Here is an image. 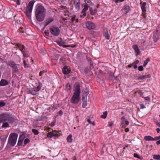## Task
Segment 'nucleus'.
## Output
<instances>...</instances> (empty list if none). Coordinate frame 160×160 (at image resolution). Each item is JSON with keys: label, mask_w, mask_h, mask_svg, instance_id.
Masks as SVG:
<instances>
[{"label": "nucleus", "mask_w": 160, "mask_h": 160, "mask_svg": "<svg viewBox=\"0 0 160 160\" xmlns=\"http://www.w3.org/2000/svg\"><path fill=\"white\" fill-rule=\"evenodd\" d=\"M46 14V10L44 7L40 5L37 8L35 12V17L38 22H42L44 19Z\"/></svg>", "instance_id": "1"}, {"label": "nucleus", "mask_w": 160, "mask_h": 160, "mask_svg": "<svg viewBox=\"0 0 160 160\" xmlns=\"http://www.w3.org/2000/svg\"><path fill=\"white\" fill-rule=\"evenodd\" d=\"M81 93L80 86L79 84H75L74 86V92L71 100V102L74 104L78 103L80 98Z\"/></svg>", "instance_id": "2"}, {"label": "nucleus", "mask_w": 160, "mask_h": 160, "mask_svg": "<svg viewBox=\"0 0 160 160\" xmlns=\"http://www.w3.org/2000/svg\"><path fill=\"white\" fill-rule=\"evenodd\" d=\"M13 121V118L9 113L5 112L0 114V123L6 121L12 123Z\"/></svg>", "instance_id": "3"}, {"label": "nucleus", "mask_w": 160, "mask_h": 160, "mask_svg": "<svg viewBox=\"0 0 160 160\" xmlns=\"http://www.w3.org/2000/svg\"><path fill=\"white\" fill-rule=\"evenodd\" d=\"M36 86H35L32 89H30L28 91V93L30 94L33 95H36L38 94L39 91L42 87V83L38 82L36 83Z\"/></svg>", "instance_id": "4"}, {"label": "nucleus", "mask_w": 160, "mask_h": 160, "mask_svg": "<svg viewBox=\"0 0 160 160\" xmlns=\"http://www.w3.org/2000/svg\"><path fill=\"white\" fill-rule=\"evenodd\" d=\"M18 137V135L15 133H11L8 138V143L11 146L15 145L17 139Z\"/></svg>", "instance_id": "5"}, {"label": "nucleus", "mask_w": 160, "mask_h": 160, "mask_svg": "<svg viewBox=\"0 0 160 160\" xmlns=\"http://www.w3.org/2000/svg\"><path fill=\"white\" fill-rule=\"evenodd\" d=\"M34 3V1L33 0L30 1L26 9L25 13L27 17L29 19L31 18V13Z\"/></svg>", "instance_id": "6"}, {"label": "nucleus", "mask_w": 160, "mask_h": 160, "mask_svg": "<svg viewBox=\"0 0 160 160\" xmlns=\"http://www.w3.org/2000/svg\"><path fill=\"white\" fill-rule=\"evenodd\" d=\"M8 65L12 68V73H17L19 71L18 65L14 61H10L8 62Z\"/></svg>", "instance_id": "7"}, {"label": "nucleus", "mask_w": 160, "mask_h": 160, "mask_svg": "<svg viewBox=\"0 0 160 160\" xmlns=\"http://www.w3.org/2000/svg\"><path fill=\"white\" fill-rule=\"evenodd\" d=\"M50 32L53 35L55 36H58L60 32L59 28L56 27L52 26L50 28Z\"/></svg>", "instance_id": "8"}, {"label": "nucleus", "mask_w": 160, "mask_h": 160, "mask_svg": "<svg viewBox=\"0 0 160 160\" xmlns=\"http://www.w3.org/2000/svg\"><path fill=\"white\" fill-rule=\"evenodd\" d=\"M17 46L22 52L24 57L27 58L29 57V56L27 53L25 47L24 45L20 43H18Z\"/></svg>", "instance_id": "9"}, {"label": "nucleus", "mask_w": 160, "mask_h": 160, "mask_svg": "<svg viewBox=\"0 0 160 160\" xmlns=\"http://www.w3.org/2000/svg\"><path fill=\"white\" fill-rule=\"evenodd\" d=\"M86 26L87 28L89 30L94 29L95 28V25L94 23L90 21L86 22Z\"/></svg>", "instance_id": "10"}, {"label": "nucleus", "mask_w": 160, "mask_h": 160, "mask_svg": "<svg viewBox=\"0 0 160 160\" xmlns=\"http://www.w3.org/2000/svg\"><path fill=\"white\" fill-rule=\"evenodd\" d=\"M132 48L134 50L136 56L140 54L141 52L137 45L134 44L132 46Z\"/></svg>", "instance_id": "11"}, {"label": "nucleus", "mask_w": 160, "mask_h": 160, "mask_svg": "<svg viewBox=\"0 0 160 160\" xmlns=\"http://www.w3.org/2000/svg\"><path fill=\"white\" fill-rule=\"evenodd\" d=\"M158 30H157L155 32L153 33V39L155 42H156L158 39L159 35L158 33Z\"/></svg>", "instance_id": "12"}, {"label": "nucleus", "mask_w": 160, "mask_h": 160, "mask_svg": "<svg viewBox=\"0 0 160 160\" xmlns=\"http://www.w3.org/2000/svg\"><path fill=\"white\" fill-rule=\"evenodd\" d=\"M13 12L11 11H9L5 14L6 18L8 19L11 18L12 17Z\"/></svg>", "instance_id": "13"}, {"label": "nucleus", "mask_w": 160, "mask_h": 160, "mask_svg": "<svg viewBox=\"0 0 160 160\" xmlns=\"http://www.w3.org/2000/svg\"><path fill=\"white\" fill-rule=\"evenodd\" d=\"M62 72L64 74H68L70 73L69 70L67 66H65L62 69Z\"/></svg>", "instance_id": "14"}, {"label": "nucleus", "mask_w": 160, "mask_h": 160, "mask_svg": "<svg viewBox=\"0 0 160 160\" xmlns=\"http://www.w3.org/2000/svg\"><path fill=\"white\" fill-rule=\"evenodd\" d=\"M54 20L53 18L52 17L48 18L45 22L44 26L45 27L52 22Z\"/></svg>", "instance_id": "15"}, {"label": "nucleus", "mask_w": 160, "mask_h": 160, "mask_svg": "<svg viewBox=\"0 0 160 160\" xmlns=\"http://www.w3.org/2000/svg\"><path fill=\"white\" fill-rule=\"evenodd\" d=\"M8 84V82L6 80L2 79L0 81V86H5Z\"/></svg>", "instance_id": "16"}, {"label": "nucleus", "mask_w": 160, "mask_h": 160, "mask_svg": "<svg viewBox=\"0 0 160 160\" xmlns=\"http://www.w3.org/2000/svg\"><path fill=\"white\" fill-rule=\"evenodd\" d=\"M146 5V3L145 2H144L142 3L141 7V8L142 10V13L144 14H145L146 13V10L145 9V6Z\"/></svg>", "instance_id": "17"}, {"label": "nucleus", "mask_w": 160, "mask_h": 160, "mask_svg": "<svg viewBox=\"0 0 160 160\" xmlns=\"http://www.w3.org/2000/svg\"><path fill=\"white\" fill-rule=\"evenodd\" d=\"M103 35L107 39L109 40V39L110 38V35L107 30H104V32L103 34Z\"/></svg>", "instance_id": "18"}, {"label": "nucleus", "mask_w": 160, "mask_h": 160, "mask_svg": "<svg viewBox=\"0 0 160 160\" xmlns=\"http://www.w3.org/2000/svg\"><path fill=\"white\" fill-rule=\"evenodd\" d=\"M144 139L146 141H153V138L150 136H145L144 137Z\"/></svg>", "instance_id": "19"}, {"label": "nucleus", "mask_w": 160, "mask_h": 160, "mask_svg": "<svg viewBox=\"0 0 160 160\" xmlns=\"http://www.w3.org/2000/svg\"><path fill=\"white\" fill-rule=\"evenodd\" d=\"M72 135L71 134H70L67 138V142L69 143H71L72 142Z\"/></svg>", "instance_id": "20"}, {"label": "nucleus", "mask_w": 160, "mask_h": 160, "mask_svg": "<svg viewBox=\"0 0 160 160\" xmlns=\"http://www.w3.org/2000/svg\"><path fill=\"white\" fill-rule=\"evenodd\" d=\"M45 118V117H42V116H38L36 117V119L37 121H41L44 120Z\"/></svg>", "instance_id": "21"}, {"label": "nucleus", "mask_w": 160, "mask_h": 160, "mask_svg": "<svg viewBox=\"0 0 160 160\" xmlns=\"http://www.w3.org/2000/svg\"><path fill=\"white\" fill-rule=\"evenodd\" d=\"M153 159L156 160H160V155L156 154L153 155Z\"/></svg>", "instance_id": "22"}, {"label": "nucleus", "mask_w": 160, "mask_h": 160, "mask_svg": "<svg viewBox=\"0 0 160 160\" xmlns=\"http://www.w3.org/2000/svg\"><path fill=\"white\" fill-rule=\"evenodd\" d=\"M9 127V125L8 122H3V123L2 127V128H8Z\"/></svg>", "instance_id": "23"}, {"label": "nucleus", "mask_w": 160, "mask_h": 160, "mask_svg": "<svg viewBox=\"0 0 160 160\" xmlns=\"http://www.w3.org/2000/svg\"><path fill=\"white\" fill-rule=\"evenodd\" d=\"M150 59L149 58H148L146 59V60L144 61V63L143 64V66L145 67L148 63L150 61Z\"/></svg>", "instance_id": "24"}, {"label": "nucleus", "mask_w": 160, "mask_h": 160, "mask_svg": "<svg viewBox=\"0 0 160 160\" xmlns=\"http://www.w3.org/2000/svg\"><path fill=\"white\" fill-rule=\"evenodd\" d=\"M86 4L88 6H92L93 5V3L91 2L90 0H88L85 2Z\"/></svg>", "instance_id": "25"}, {"label": "nucleus", "mask_w": 160, "mask_h": 160, "mask_svg": "<svg viewBox=\"0 0 160 160\" xmlns=\"http://www.w3.org/2000/svg\"><path fill=\"white\" fill-rule=\"evenodd\" d=\"M90 11L91 14L92 15H94L95 13L96 10L95 9H94L92 8H90Z\"/></svg>", "instance_id": "26"}, {"label": "nucleus", "mask_w": 160, "mask_h": 160, "mask_svg": "<svg viewBox=\"0 0 160 160\" xmlns=\"http://www.w3.org/2000/svg\"><path fill=\"white\" fill-rule=\"evenodd\" d=\"M146 78V76L145 75L139 76L138 78V80H143Z\"/></svg>", "instance_id": "27"}, {"label": "nucleus", "mask_w": 160, "mask_h": 160, "mask_svg": "<svg viewBox=\"0 0 160 160\" xmlns=\"http://www.w3.org/2000/svg\"><path fill=\"white\" fill-rule=\"evenodd\" d=\"M88 8V6L86 4L84 6V8L82 10V12H85Z\"/></svg>", "instance_id": "28"}, {"label": "nucleus", "mask_w": 160, "mask_h": 160, "mask_svg": "<svg viewBox=\"0 0 160 160\" xmlns=\"http://www.w3.org/2000/svg\"><path fill=\"white\" fill-rule=\"evenodd\" d=\"M89 94V92L87 90H84L82 92V96H87Z\"/></svg>", "instance_id": "29"}, {"label": "nucleus", "mask_w": 160, "mask_h": 160, "mask_svg": "<svg viewBox=\"0 0 160 160\" xmlns=\"http://www.w3.org/2000/svg\"><path fill=\"white\" fill-rule=\"evenodd\" d=\"M124 10L126 13L130 11L129 7L128 6H125L124 8Z\"/></svg>", "instance_id": "30"}, {"label": "nucleus", "mask_w": 160, "mask_h": 160, "mask_svg": "<svg viewBox=\"0 0 160 160\" xmlns=\"http://www.w3.org/2000/svg\"><path fill=\"white\" fill-rule=\"evenodd\" d=\"M107 114L108 113L106 111L103 112V114L101 116V118L104 119L107 116Z\"/></svg>", "instance_id": "31"}, {"label": "nucleus", "mask_w": 160, "mask_h": 160, "mask_svg": "<svg viewBox=\"0 0 160 160\" xmlns=\"http://www.w3.org/2000/svg\"><path fill=\"white\" fill-rule=\"evenodd\" d=\"M21 137H19V140H18V146L21 145L22 143V142H23L22 140V139H21Z\"/></svg>", "instance_id": "32"}, {"label": "nucleus", "mask_w": 160, "mask_h": 160, "mask_svg": "<svg viewBox=\"0 0 160 160\" xmlns=\"http://www.w3.org/2000/svg\"><path fill=\"white\" fill-rule=\"evenodd\" d=\"M6 104V103L3 101H0V108L5 106Z\"/></svg>", "instance_id": "33"}, {"label": "nucleus", "mask_w": 160, "mask_h": 160, "mask_svg": "<svg viewBox=\"0 0 160 160\" xmlns=\"http://www.w3.org/2000/svg\"><path fill=\"white\" fill-rule=\"evenodd\" d=\"M77 10H79L80 8V3H77V4H74Z\"/></svg>", "instance_id": "34"}, {"label": "nucleus", "mask_w": 160, "mask_h": 160, "mask_svg": "<svg viewBox=\"0 0 160 160\" xmlns=\"http://www.w3.org/2000/svg\"><path fill=\"white\" fill-rule=\"evenodd\" d=\"M32 132L35 135H38L39 133L38 131L35 129H32Z\"/></svg>", "instance_id": "35"}, {"label": "nucleus", "mask_w": 160, "mask_h": 160, "mask_svg": "<svg viewBox=\"0 0 160 160\" xmlns=\"http://www.w3.org/2000/svg\"><path fill=\"white\" fill-rule=\"evenodd\" d=\"M87 122L90 124H91L92 125L94 126L95 125V123L94 122H92L90 119L87 118Z\"/></svg>", "instance_id": "36"}, {"label": "nucleus", "mask_w": 160, "mask_h": 160, "mask_svg": "<svg viewBox=\"0 0 160 160\" xmlns=\"http://www.w3.org/2000/svg\"><path fill=\"white\" fill-rule=\"evenodd\" d=\"M87 60L89 62L90 65L92 66L93 63L91 58L89 57H88L87 58Z\"/></svg>", "instance_id": "37"}, {"label": "nucleus", "mask_w": 160, "mask_h": 160, "mask_svg": "<svg viewBox=\"0 0 160 160\" xmlns=\"http://www.w3.org/2000/svg\"><path fill=\"white\" fill-rule=\"evenodd\" d=\"M57 43L58 45L60 46H63V44L64 43L63 42L62 40L58 41L57 42Z\"/></svg>", "instance_id": "38"}, {"label": "nucleus", "mask_w": 160, "mask_h": 160, "mask_svg": "<svg viewBox=\"0 0 160 160\" xmlns=\"http://www.w3.org/2000/svg\"><path fill=\"white\" fill-rule=\"evenodd\" d=\"M52 132H48L47 134V136L48 138H51L52 137Z\"/></svg>", "instance_id": "39"}, {"label": "nucleus", "mask_w": 160, "mask_h": 160, "mask_svg": "<svg viewBox=\"0 0 160 160\" xmlns=\"http://www.w3.org/2000/svg\"><path fill=\"white\" fill-rule=\"evenodd\" d=\"M30 142V141L29 139L28 138H26L25 139L24 141V145L27 144L28 143H29Z\"/></svg>", "instance_id": "40"}, {"label": "nucleus", "mask_w": 160, "mask_h": 160, "mask_svg": "<svg viewBox=\"0 0 160 160\" xmlns=\"http://www.w3.org/2000/svg\"><path fill=\"white\" fill-rule=\"evenodd\" d=\"M87 102H83L82 106L83 108H85L87 106Z\"/></svg>", "instance_id": "41"}, {"label": "nucleus", "mask_w": 160, "mask_h": 160, "mask_svg": "<svg viewBox=\"0 0 160 160\" xmlns=\"http://www.w3.org/2000/svg\"><path fill=\"white\" fill-rule=\"evenodd\" d=\"M138 70L140 71H142L143 70V66L142 65L139 66L138 67Z\"/></svg>", "instance_id": "42"}, {"label": "nucleus", "mask_w": 160, "mask_h": 160, "mask_svg": "<svg viewBox=\"0 0 160 160\" xmlns=\"http://www.w3.org/2000/svg\"><path fill=\"white\" fill-rule=\"evenodd\" d=\"M66 88L68 90H70L71 86L69 83H68L66 86Z\"/></svg>", "instance_id": "43"}, {"label": "nucleus", "mask_w": 160, "mask_h": 160, "mask_svg": "<svg viewBox=\"0 0 160 160\" xmlns=\"http://www.w3.org/2000/svg\"><path fill=\"white\" fill-rule=\"evenodd\" d=\"M82 97L83 102H87V97L82 96Z\"/></svg>", "instance_id": "44"}, {"label": "nucleus", "mask_w": 160, "mask_h": 160, "mask_svg": "<svg viewBox=\"0 0 160 160\" xmlns=\"http://www.w3.org/2000/svg\"><path fill=\"white\" fill-rule=\"evenodd\" d=\"M23 63L24 66L25 68H27L28 67V64H26V61L25 60H24L23 61Z\"/></svg>", "instance_id": "45"}, {"label": "nucleus", "mask_w": 160, "mask_h": 160, "mask_svg": "<svg viewBox=\"0 0 160 160\" xmlns=\"http://www.w3.org/2000/svg\"><path fill=\"white\" fill-rule=\"evenodd\" d=\"M76 17V16L75 15H73L72 16V18H71L72 21L73 22L75 19V18Z\"/></svg>", "instance_id": "46"}, {"label": "nucleus", "mask_w": 160, "mask_h": 160, "mask_svg": "<svg viewBox=\"0 0 160 160\" xmlns=\"http://www.w3.org/2000/svg\"><path fill=\"white\" fill-rule=\"evenodd\" d=\"M88 70H89V69H88V68H86L84 69V72L86 74L88 73Z\"/></svg>", "instance_id": "47"}, {"label": "nucleus", "mask_w": 160, "mask_h": 160, "mask_svg": "<svg viewBox=\"0 0 160 160\" xmlns=\"http://www.w3.org/2000/svg\"><path fill=\"white\" fill-rule=\"evenodd\" d=\"M55 123H56L55 121L52 122L50 124L51 126L52 127H53L55 125Z\"/></svg>", "instance_id": "48"}, {"label": "nucleus", "mask_w": 160, "mask_h": 160, "mask_svg": "<svg viewBox=\"0 0 160 160\" xmlns=\"http://www.w3.org/2000/svg\"><path fill=\"white\" fill-rule=\"evenodd\" d=\"M133 156L135 158H140V157L139 156V155L136 153H134L133 154Z\"/></svg>", "instance_id": "49"}, {"label": "nucleus", "mask_w": 160, "mask_h": 160, "mask_svg": "<svg viewBox=\"0 0 160 160\" xmlns=\"http://www.w3.org/2000/svg\"><path fill=\"white\" fill-rule=\"evenodd\" d=\"M14 1L16 2L17 4L18 5H20L21 4V2L20 0H14Z\"/></svg>", "instance_id": "50"}, {"label": "nucleus", "mask_w": 160, "mask_h": 160, "mask_svg": "<svg viewBox=\"0 0 160 160\" xmlns=\"http://www.w3.org/2000/svg\"><path fill=\"white\" fill-rule=\"evenodd\" d=\"M58 114L60 116H62L63 114V112L62 110H60L58 112Z\"/></svg>", "instance_id": "51"}, {"label": "nucleus", "mask_w": 160, "mask_h": 160, "mask_svg": "<svg viewBox=\"0 0 160 160\" xmlns=\"http://www.w3.org/2000/svg\"><path fill=\"white\" fill-rule=\"evenodd\" d=\"M153 141H157L159 140V139H160L159 138V137H155V138H153Z\"/></svg>", "instance_id": "52"}, {"label": "nucleus", "mask_w": 160, "mask_h": 160, "mask_svg": "<svg viewBox=\"0 0 160 160\" xmlns=\"http://www.w3.org/2000/svg\"><path fill=\"white\" fill-rule=\"evenodd\" d=\"M74 4L80 3V0H74Z\"/></svg>", "instance_id": "53"}, {"label": "nucleus", "mask_w": 160, "mask_h": 160, "mask_svg": "<svg viewBox=\"0 0 160 160\" xmlns=\"http://www.w3.org/2000/svg\"><path fill=\"white\" fill-rule=\"evenodd\" d=\"M140 106H141V109H143V108H145V106L144 105V104H140Z\"/></svg>", "instance_id": "54"}, {"label": "nucleus", "mask_w": 160, "mask_h": 160, "mask_svg": "<svg viewBox=\"0 0 160 160\" xmlns=\"http://www.w3.org/2000/svg\"><path fill=\"white\" fill-rule=\"evenodd\" d=\"M139 61L138 60H137L135 61L134 62H133L132 63V64H135L137 65L139 63Z\"/></svg>", "instance_id": "55"}, {"label": "nucleus", "mask_w": 160, "mask_h": 160, "mask_svg": "<svg viewBox=\"0 0 160 160\" xmlns=\"http://www.w3.org/2000/svg\"><path fill=\"white\" fill-rule=\"evenodd\" d=\"M52 137H57L58 136V134L56 133H52Z\"/></svg>", "instance_id": "56"}, {"label": "nucleus", "mask_w": 160, "mask_h": 160, "mask_svg": "<svg viewBox=\"0 0 160 160\" xmlns=\"http://www.w3.org/2000/svg\"><path fill=\"white\" fill-rule=\"evenodd\" d=\"M23 28H21L20 29H19L20 32L24 33V32L23 30H22Z\"/></svg>", "instance_id": "57"}, {"label": "nucleus", "mask_w": 160, "mask_h": 160, "mask_svg": "<svg viewBox=\"0 0 160 160\" xmlns=\"http://www.w3.org/2000/svg\"><path fill=\"white\" fill-rule=\"evenodd\" d=\"M124 123L126 125H128L129 124V122L128 121L125 120L124 121Z\"/></svg>", "instance_id": "58"}, {"label": "nucleus", "mask_w": 160, "mask_h": 160, "mask_svg": "<svg viewBox=\"0 0 160 160\" xmlns=\"http://www.w3.org/2000/svg\"><path fill=\"white\" fill-rule=\"evenodd\" d=\"M113 124V122H109V124L108 125L109 127H111L112 125Z\"/></svg>", "instance_id": "59"}, {"label": "nucleus", "mask_w": 160, "mask_h": 160, "mask_svg": "<svg viewBox=\"0 0 160 160\" xmlns=\"http://www.w3.org/2000/svg\"><path fill=\"white\" fill-rule=\"evenodd\" d=\"M145 100L149 101L150 100V98L149 97H147L145 98Z\"/></svg>", "instance_id": "60"}, {"label": "nucleus", "mask_w": 160, "mask_h": 160, "mask_svg": "<svg viewBox=\"0 0 160 160\" xmlns=\"http://www.w3.org/2000/svg\"><path fill=\"white\" fill-rule=\"evenodd\" d=\"M44 33L45 34V35L47 36H48L49 35V32H47L46 31H45L44 32Z\"/></svg>", "instance_id": "61"}, {"label": "nucleus", "mask_w": 160, "mask_h": 160, "mask_svg": "<svg viewBox=\"0 0 160 160\" xmlns=\"http://www.w3.org/2000/svg\"><path fill=\"white\" fill-rule=\"evenodd\" d=\"M145 76H146V78H150L151 77V75L150 74H148L147 75H145Z\"/></svg>", "instance_id": "62"}, {"label": "nucleus", "mask_w": 160, "mask_h": 160, "mask_svg": "<svg viewBox=\"0 0 160 160\" xmlns=\"http://www.w3.org/2000/svg\"><path fill=\"white\" fill-rule=\"evenodd\" d=\"M69 14V12L67 10H66L65 12V14L67 15H68L69 17H71V16H70L68 14Z\"/></svg>", "instance_id": "63"}, {"label": "nucleus", "mask_w": 160, "mask_h": 160, "mask_svg": "<svg viewBox=\"0 0 160 160\" xmlns=\"http://www.w3.org/2000/svg\"><path fill=\"white\" fill-rule=\"evenodd\" d=\"M125 119V117H124L123 116L122 117L121 120L123 122H124V121Z\"/></svg>", "instance_id": "64"}]
</instances>
